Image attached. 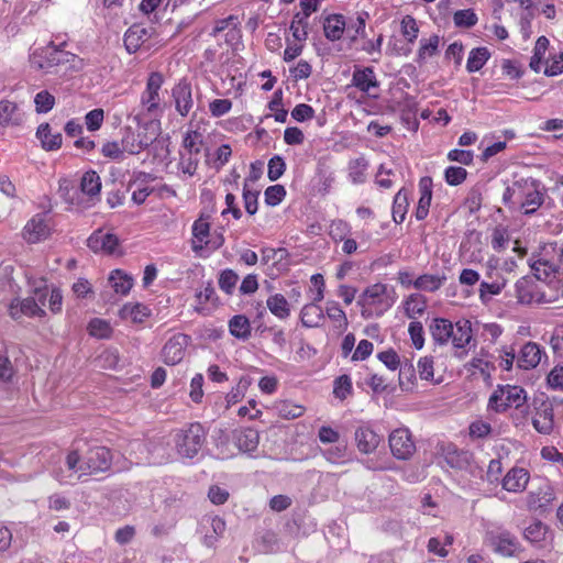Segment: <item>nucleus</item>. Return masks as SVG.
Instances as JSON below:
<instances>
[{"label":"nucleus","instance_id":"obj_1","mask_svg":"<svg viewBox=\"0 0 563 563\" xmlns=\"http://www.w3.org/2000/svg\"><path fill=\"white\" fill-rule=\"evenodd\" d=\"M66 42L56 45L49 42L44 47L36 48L30 56L31 67L46 74L57 71L63 67L65 71H80L85 63L78 55L64 49Z\"/></svg>","mask_w":563,"mask_h":563},{"label":"nucleus","instance_id":"obj_2","mask_svg":"<svg viewBox=\"0 0 563 563\" xmlns=\"http://www.w3.org/2000/svg\"><path fill=\"white\" fill-rule=\"evenodd\" d=\"M430 335L438 345L452 343L454 349H465L473 339L472 323L461 319L453 323L445 318H434L429 325Z\"/></svg>","mask_w":563,"mask_h":563},{"label":"nucleus","instance_id":"obj_3","mask_svg":"<svg viewBox=\"0 0 563 563\" xmlns=\"http://www.w3.org/2000/svg\"><path fill=\"white\" fill-rule=\"evenodd\" d=\"M528 394L519 385L498 384L488 397L487 411L503 415L511 409L526 412Z\"/></svg>","mask_w":563,"mask_h":563},{"label":"nucleus","instance_id":"obj_4","mask_svg":"<svg viewBox=\"0 0 563 563\" xmlns=\"http://www.w3.org/2000/svg\"><path fill=\"white\" fill-rule=\"evenodd\" d=\"M357 303L363 317H382L394 306L395 291L386 284L375 283L363 290Z\"/></svg>","mask_w":563,"mask_h":563},{"label":"nucleus","instance_id":"obj_5","mask_svg":"<svg viewBox=\"0 0 563 563\" xmlns=\"http://www.w3.org/2000/svg\"><path fill=\"white\" fill-rule=\"evenodd\" d=\"M173 441L181 459H194L206 444L207 430L198 421L189 422L173 431Z\"/></svg>","mask_w":563,"mask_h":563},{"label":"nucleus","instance_id":"obj_6","mask_svg":"<svg viewBox=\"0 0 563 563\" xmlns=\"http://www.w3.org/2000/svg\"><path fill=\"white\" fill-rule=\"evenodd\" d=\"M164 84V77L158 71H153L148 75L145 89L141 93L139 111L136 119L142 120H158L164 113L163 99L161 97V89Z\"/></svg>","mask_w":563,"mask_h":563},{"label":"nucleus","instance_id":"obj_7","mask_svg":"<svg viewBox=\"0 0 563 563\" xmlns=\"http://www.w3.org/2000/svg\"><path fill=\"white\" fill-rule=\"evenodd\" d=\"M516 298L521 305H545L559 300L560 295L553 291L549 285H544L538 279L522 277L517 280Z\"/></svg>","mask_w":563,"mask_h":563},{"label":"nucleus","instance_id":"obj_8","mask_svg":"<svg viewBox=\"0 0 563 563\" xmlns=\"http://www.w3.org/2000/svg\"><path fill=\"white\" fill-rule=\"evenodd\" d=\"M101 179L95 170L86 172L80 179V192L65 196V201L78 211L91 208L100 199Z\"/></svg>","mask_w":563,"mask_h":563},{"label":"nucleus","instance_id":"obj_9","mask_svg":"<svg viewBox=\"0 0 563 563\" xmlns=\"http://www.w3.org/2000/svg\"><path fill=\"white\" fill-rule=\"evenodd\" d=\"M485 541L496 554L504 558L516 556L522 550L517 537L503 528L487 530Z\"/></svg>","mask_w":563,"mask_h":563},{"label":"nucleus","instance_id":"obj_10","mask_svg":"<svg viewBox=\"0 0 563 563\" xmlns=\"http://www.w3.org/2000/svg\"><path fill=\"white\" fill-rule=\"evenodd\" d=\"M211 234V221L210 216L201 212L199 217L194 221L191 227V250L195 253L201 252L203 249L211 246L217 250L224 243L222 235L214 241L210 240Z\"/></svg>","mask_w":563,"mask_h":563},{"label":"nucleus","instance_id":"obj_11","mask_svg":"<svg viewBox=\"0 0 563 563\" xmlns=\"http://www.w3.org/2000/svg\"><path fill=\"white\" fill-rule=\"evenodd\" d=\"M53 232V220L48 212L34 214L22 229V238L29 244L47 240Z\"/></svg>","mask_w":563,"mask_h":563},{"label":"nucleus","instance_id":"obj_12","mask_svg":"<svg viewBox=\"0 0 563 563\" xmlns=\"http://www.w3.org/2000/svg\"><path fill=\"white\" fill-rule=\"evenodd\" d=\"M111 450L103 445L90 448L82 457L79 470H85L86 475L106 473L112 465Z\"/></svg>","mask_w":563,"mask_h":563},{"label":"nucleus","instance_id":"obj_13","mask_svg":"<svg viewBox=\"0 0 563 563\" xmlns=\"http://www.w3.org/2000/svg\"><path fill=\"white\" fill-rule=\"evenodd\" d=\"M391 454L397 460H409L416 452V442L406 427L393 430L388 437Z\"/></svg>","mask_w":563,"mask_h":563},{"label":"nucleus","instance_id":"obj_14","mask_svg":"<svg viewBox=\"0 0 563 563\" xmlns=\"http://www.w3.org/2000/svg\"><path fill=\"white\" fill-rule=\"evenodd\" d=\"M555 499L556 494L553 486L550 483H545L527 494L526 506L529 511L542 515L551 509Z\"/></svg>","mask_w":563,"mask_h":563},{"label":"nucleus","instance_id":"obj_15","mask_svg":"<svg viewBox=\"0 0 563 563\" xmlns=\"http://www.w3.org/2000/svg\"><path fill=\"white\" fill-rule=\"evenodd\" d=\"M8 313L9 316L18 321L22 317L27 318H45L46 311L41 307L36 296L26 297V298H13L8 305Z\"/></svg>","mask_w":563,"mask_h":563},{"label":"nucleus","instance_id":"obj_16","mask_svg":"<svg viewBox=\"0 0 563 563\" xmlns=\"http://www.w3.org/2000/svg\"><path fill=\"white\" fill-rule=\"evenodd\" d=\"M189 342V335L184 333L174 334L162 349L163 362L170 366L179 364L186 355V349Z\"/></svg>","mask_w":563,"mask_h":563},{"label":"nucleus","instance_id":"obj_17","mask_svg":"<svg viewBox=\"0 0 563 563\" xmlns=\"http://www.w3.org/2000/svg\"><path fill=\"white\" fill-rule=\"evenodd\" d=\"M87 246L93 253L112 255L119 249L120 241L115 234L107 232L102 229H98L93 231L91 235L88 238Z\"/></svg>","mask_w":563,"mask_h":563},{"label":"nucleus","instance_id":"obj_18","mask_svg":"<svg viewBox=\"0 0 563 563\" xmlns=\"http://www.w3.org/2000/svg\"><path fill=\"white\" fill-rule=\"evenodd\" d=\"M532 426L541 434H551L554 429V409L549 400H542L534 405Z\"/></svg>","mask_w":563,"mask_h":563},{"label":"nucleus","instance_id":"obj_19","mask_svg":"<svg viewBox=\"0 0 563 563\" xmlns=\"http://www.w3.org/2000/svg\"><path fill=\"white\" fill-rule=\"evenodd\" d=\"M195 311L200 314H209L218 302V296L211 280L201 283L195 294Z\"/></svg>","mask_w":563,"mask_h":563},{"label":"nucleus","instance_id":"obj_20","mask_svg":"<svg viewBox=\"0 0 563 563\" xmlns=\"http://www.w3.org/2000/svg\"><path fill=\"white\" fill-rule=\"evenodd\" d=\"M172 96L175 101V109L181 117H187L192 107H194V100H192V91L191 86L186 80H180L178 84H176L172 90Z\"/></svg>","mask_w":563,"mask_h":563},{"label":"nucleus","instance_id":"obj_21","mask_svg":"<svg viewBox=\"0 0 563 563\" xmlns=\"http://www.w3.org/2000/svg\"><path fill=\"white\" fill-rule=\"evenodd\" d=\"M346 26L345 15L342 13H330L323 19V35L330 42H339L343 38Z\"/></svg>","mask_w":563,"mask_h":563},{"label":"nucleus","instance_id":"obj_22","mask_svg":"<svg viewBox=\"0 0 563 563\" xmlns=\"http://www.w3.org/2000/svg\"><path fill=\"white\" fill-rule=\"evenodd\" d=\"M357 450L363 454L373 453L382 442V437L369 426H360L354 433Z\"/></svg>","mask_w":563,"mask_h":563},{"label":"nucleus","instance_id":"obj_23","mask_svg":"<svg viewBox=\"0 0 563 563\" xmlns=\"http://www.w3.org/2000/svg\"><path fill=\"white\" fill-rule=\"evenodd\" d=\"M544 354L541 346L536 342H527L520 349L517 356V365L521 369H532L536 368Z\"/></svg>","mask_w":563,"mask_h":563},{"label":"nucleus","instance_id":"obj_24","mask_svg":"<svg viewBox=\"0 0 563 563\" xmlns=\"http://www.w3.org/2000/svg\"><path fill=\"white\" fill-rule=\"evenodd\" d=\"M152 314L151 309L141 302H126L119 310V317L135 324L144 323Z\"/></svg>","mask_w":563,"mask_h":563},{"label":"nucleus","instance_id":"obj_25","mask_svg":"<svg viewBox=\"0 0 563 563\" xmlns=\"http://www.w3.org/2000/svg\"><path fill=\"white\" fill-rule=\"evenodd\" d=\"M530 267L536 278L544 285H549L560 273V269H563L562 266L547 258L533 261Z\"/></svg>","mask_w":563,"mask_h":563},{"label":"nucleus","instance_id":"obj_26","mask_svg":"<svg viewBox=\"0 0 563 563\" xmlns=\"http://www.w3.org/2000/svg\"><path fill=\"white\" fill-rule=\"evenodd\" d=\"M33 295L36 296L42 308L45 305L46 299L48 298L49 311L54 314L62 312L63 295L59 288L54 287L49 289L47 286L37 287L33 290Z\"/></svg>","mask_w":563,"mask_h":563},{"label":"nucleus","instance_id":"obj_27","mask_svg":"<svg viewBox=\"0 0 563 563\" xmlns=\"http://www.w3.org/2000/svg\"><path fill=\"white\" fill-rule=\"evenodd\" d=\"M233 440L241 452H254L260 443V433L253 428H241L233 432Z\"/></svg>","mask_w":563,"mask_h":563},{"label":"nucleus","instance_id":"obj_28","mask_svg":"<svg viewBox=\"0 0 563 563\" xmlns=\"http://www.w3.org/2000/svg\"><path fill=\"white\" fill-rule=\"evenodd\" d=\"M530 479V474L522 467H514L507 472L503 479V488L507 492H523Z\"/></svg>","mask_w":563,"mask_h":563},{"label":"nucleus","instance_id":"obj_29","mask_svg":"<svg viewBox=\"0 0 563 563\" xmlns=\"http://www.w3.org/2000/svg\"><path fill=\"white\" fill-rule=\"evenodd\" d=\"M151 37V32L141 24H133L124 34V45L128 52L135 53Z\"/></svg>","mask_w":563,"mask_h":563},{"label":"nucleus","instance_id":"obj_30","mask_svg":"<svg viewBox=\"0 0 563 563\" xmlns=\"http://www.w3.org/2000/svg\"><path fill=\"white\" fill-rule=\"evenodd\" d=\"M23 121V114L19 106L11 100L4 99L0 101V125L18 126Z\"/></svg>","mask_w":563,"mask_h":563},{"label":"nucleus","instance_id":"obj_31","mask_svg":"<svg viewBox=\"0 0 563 563\" xmlns=\"http://www.w3.org/2000/svg\"><path fill=\"white\" fill-rule=\"evenodd\" d=\"M320 301H314V298H312V301L309 303H306L301 310H300V322L306 328H317L319 327L323 319H324V312L322 308L318 305Z\"/></svg>","mask_w":563,"mask_h":563},{"label":"nucleus","instance_id":"obj_32","mask_svg":"<svg viewBox=\"0 0 563 563\" xmlns=\"http://www.w3.org/2000/svg\"><path fill=\"white\" fill-rule=\"evenodd\" d=\"M36 137L45 151H57L62 147L63 136L59 132L53 133L48 123H42L36 130Z\"/></svg>","mask_w":563,"mask_h":563},{"label":"nucleus","instance_id":"obj_33","mask_svg":"<svg viewBox=\"0 0 563 563\" xmlns=\"http://www.w3.org/2000/svg\"><path fill=\"white\" fill-rule=\"evenodd\" d=\"M276 415L286 420H292L303 416L306 407L301 404H297L290 399L277 400L273 406Z\"/></svg>","mask_w":563,"mask_h":563},{"label":"nucleus","instance_id":"obj_34","mask_svg":"<svg viewBox=\"0 0 563 563\" xmlns=\"http://www.w3.org/2000/svg\"><path fill=\"white\" fill-rule=\"evenodd\" d=\"M153 140L154 137L152 136H147L142 133L131 132L122 139V147L124 152L134 155L141 153L143 150L148 147L152 144Z\"/></svg>","mask_w":563,"mask_h":563},{"label":"nucleus","instance_id":"obj_35","mask_svg":"<svg viewBox=\"0 0 563 563\" xmlns=\"http://www.w3.org/2000/svg\"><path fill=\"white\" fill-rule=\"evenodd\" d=\"M324 313L332 321L334 329H336L339 333H343L347 330L349 320L346 313L338 301H327Z\"/></svg>","mask_w":563,"mask_h":563},{"label":"nucleus","instance_id":"obj_36","mask_svg":"<svg viewBox=\"0 0 563 563\" xmlns=\"http://www.w3.org/2000/svg\"><path fill=\"white\" fill-rule=\"evenodd\" d=\"M549 536V527L540 520L530 523L523 532V537L530 543L543 548Z\"/></svg>","mask_w":563,"mask_h":563},{"label":"nucleus","instance_id":"obj_37","mask_svg":"<svg viewBox=\"0 0 563 563\" xmlns=\"http://www.w3.org/2000/svg\"><path fill=\"white\" fill-rule=\"evenodd\" d=\"M352 84L363 92H368L371 88L378 87L375 73L371 67L355 69L352 76Z\"/></svg>","mask_w":563,"mask_h":563},{"label":"nucleus","instance_id":"obj_38","mask_svg":"<svg viewBox=\"0 0 563 563\" xmlns=\"http://www.w3.org/2000/svg\"><path fill=\"white\" fill-rule=\"evenodd\" d=\"M205 145V136L203 133L198 129L189 128L183 137L181 147L183 152L200 155L202 147Z\"/></svg>","mask_w":563,"mask_h":563},{"label":"nucleus","instance_id":"obj_39","mask_svg":"<svg viewBox=\"0 0 563 563\" xmlns=\"http://www.w3.org/2000/svg\"><path fill=\"white\" fill-rule=\"evenodd\" d=\"M266 306L271 313L279 320L287 319L291 313L289 301L283 294L271 295L266 300Z\"/></svg>","mask_w":563,"mask_h":563},{"label":"nucleus","instance_id":"obj_40","mask_svg":"<svg viewBox=\"0 0 563 563\" xmlns=\"http://www.w3.org/2000/svg\"><path fill=\"white\" fill-rule=\"evenodd\" d=\"M109 283L114 292L126 296L133 287V278L122 269H113L109 275Z\"/></svg>","mask_w":563,"mask_h":563},{"label":"nucleus","instance_id":"obj_41","mask_svg":"<svg viewBox=\"0 0 563 563\" xmlns=\"http://www.w3.org/2000/svg\"><path fill=\"white\" fill-rule=\"evenodd\" d=\"M229 332L239 340H247L252 333L250 320L244 314H235L229 320Z\"/></svg>","mask_w":563,"mask_h":563},{"label":"nucleus","instance_id":"obj_42","mask_svg":"<svg viewBox=\"0 0 563 563\" xmlns=\"http://www.w3.org/2000/svg\"><path fill=\"white\" fill-rule=\"evenodd\" d=\"M446 282V276L443 275H433V274H422L417 277L413 282V287L417 290L435 292L438 291Z\"/></svg>","mask_w":563,"mask_h":563},{"label":"nucleus","instance_id":"obj_43","mask_svg":"<svg viewBox=\"0 0 563 563\" xmlns=\"http://www.w3.org/2000/svg\"><path fill=\"white\" fill-rule=\"evenodd\" d=\"M427 309V299L421 294H411L404 301L405 314L409 319H416L423 314Z\"/></svg>","mask_w":563,"mask_h":563},{"label":"nucleus","instance_id":"obj_44","mask_svg":"<svg viewBox=\"0 0 563 563\" xmlns=\"http://www.w3.org/2000/svg\"><path fill=\"white\" fill-rule=\"evenodd\" d=\"M439 44L440 37L437 34H433L428 38H421L416 62L421 65L427 60V58L434 56L438 53Z\"/></svg>","mask_w":563,"mask_h":563},{"label":"nucleus","instance_id":"obj_45","mask_svg":"<svg viewBox=\"0 0 563 563\" xmlns=\"http://www.w3.org/2000/svg\"><path fill=\"white\" fill-rule=\"evenodd\" d=\"M409 207V197L406 189H400L394 197L391 214L396 223H402Z\"/></svg>","mask_w":563,"mask_h":563},{"label":"nucleus","instance_id":"obj_46","mask_svg":"<svg viewBox=\"0 0 563 563\" xmlns=\"http://www.w3.org/2000/svg\"><path fill=\"white\" fill-rule=\"evenodd\" d=\"M490 57V53L487 47L473 48L466 62V69L468 73H475L481 70Z\"/></svg>","mask_w":563,"mask_h":563},{"label":"nucleus","instance_id":"obj_47","mask_svg":"<svg viewBox=\"0 0 563 563\" xmlns=\"http://www.w3.org/2000/svg\"><path fill=\"white\" fill-rule=\"evenodd\" d=\"M467 371L471 375H479L485 382H489L492 378V373L495 369V366L489 361H486L482 357H473L466 364Z\"/></svg>","mask_w":563,"mask_h":563},{"label":"nucleus","instance_id":"obj_48","mask_svg":"<svg viewBox=\"0 0 563 563\" xmlns=\"http://www.w3.org/2000/svg\"><path fill=\"white\" fill-rule=\"evenodd\" d=\"M369 19V13L367 11H358L356 12V16L354 20H351L346 26V30L350 35V41L355 42L357 37L365 36L366 23Z\"/></svg>","mask_w":563,"mask_h":563},{"label":"nucleus","instance_id":"obj_49","mask_svg":"<svg viewBox=\"0 0 563 563\" xmlns=\"http://www.w3.org/2000/svg\"><path fill=\"white\" fill-rule=\"evenodd\" d=\"M507 285L505 278L496 279L494 282H482L478 289V297L483 303L488 302L493 296L499 295Z\"/></svg>","mask_w":563,"mask_h":563},{"label":"nucleus","instance_id":"obj_50","mask_svg":"<svg viewBox=\"0 0 563 563\" xmlns=\"http://www.w3.org/2000/svg\"><path fill=\"white\" fill-rule=\"evenodd\" d=\"M199 162V155L180 151L177 168L181 174L192 177L198 170Z\"/></svg>","mask_w":563,"mask_h":563},{"label":"nucleus","instance_id":"obj_51","mask_svg":"<svg viewBox=\"0 0 563 563\" xmlns=\"http://www.w3.org/2000/svg\"><path fill=\"white\" fill-rule=\"evenodd\" d=\"M550 41L545 36L538 37L534 48L533 55L530 59L529 66L534 73H540L541 65L544 59L545 53L549 48Z\"/></svg>","mask_w":563,"mask_h":563},{"label":"nucleus","instance_id":"obj_52","mask_svg":"<svg viewBox=\"0 0 563 563\" xmlns=\"http://www.w3.org/2000/svg\"><path fill=\"white\" fill-rule=\"evenodd\" d=\"M333 396L340 401L346 400L353 394V384L349 375L343 374L333 380Z\"/></svg>","mask_w":563,"mask_h":563},{"label":"nucleus","instance_id":"obj_53","mask_svg":"<svg viewBox=\"0 0 563 563\" xmlns=\"http://www.w3.org/2000/svg\"><path fill=\"white\" fill-rule=\"evenodd\" d=\"M87 331L89 335L97 339H110L113 332L109 321L100 318H93L89 321Z\"/></svg>","mask_w":563,"mask_h":563},{"label":"nucleus","instance_id":"obj_54","mask_svg":"<svg viewBox=\"0 0 563 563\" xmlns=\"http://www.w3.org/2000/svg\"><path fill=\"white\" fill-rule=\"evenodd\" d=\"M307 16L295 13L289 26L292 37L298 42H305L308 38V22Z\"/></svg>","mask_w":563,"mask_h":563},{"label":"nucleus","instance_id":"obj_55","mask_svg":"<svg viewBox=\"0 0 563 563\" xmlns=\"http://www.w3.org/2000/svg\"><path fill=\"white\" fill-rule=\"evenodd\" d=\"M368 162L364 157H357L349 163V177L354 184H362L366 179Z\"/></svg>","mask_w":563,"mask_h":563},{"label":"nucleus","instance_id":"obj_56","mask_svg":"<svg viewBox=\"0 0 563 563\" xmlns=\"http://www.w3.org/2000/svg\"><path fill=\"white\" fill-rule=\"evenodd\" d=\"M510 241L509 230L505 225H497L493 229L490 244L494 251L501 252L507 249Z\"/></svg>","mask_w":563,"mask_h":563},{"label":"nucleus","instance_id":"obj_57","mask_svg":"<svg viewBox=\"0 0 563 563\" xmlns=\"http://www.w3.org/2000/svg\"><path fill=\"white\" fill-rule=\"evenodd\" d=\"M400 32L409 44H413L416 42L419 35V26L412 15L407 14L401 19Z\"/></svg>","mask_w":563,"mask_h":563},{"label":"nucleus","instance_id":"obj_58","mask_svg":"<svg viewBox=\"0 0 563 563\" xmlns=\"http://www.w3.org/2000/svg\"><path fill=\"white\" fill-rule=\"evenodd\" d=\"M543 195L534 189L527 192L523 201L521 202V209L525 214L534 213L543 203Z\"/></svg>","mask_w":563,"mask_h":563},{"label":"nucleus","instance_id":"obj_59","mask_svg":"<svg viewBox=\"0 0 563 563\" xmlns=\"http://www.w3.org/2000/svg\"><path fill=\"white\" fill-rule=\"evenodd\" d=\"M350 233L351 227L346 221L342 219H335L331 221L329 225V235L333 242L338 243L341 240H344L350 235Z\"/></svg>","mask_w":563,"mask_h":563},{"label":"nucleus","instance_id":"obj_60","mask_svg":"<svg viewBox=\"0 0 563 563\" xmlns=\"http://www.w3.org/2000/svg\"><path fill=\"white\" fill-rule=\"evenodd\" d=\"M399 369V385L402 389H409L416 384V371L411 362L401 363Z\"/></svg>","mask_w":563,"mask_h":563},{"label":"nucleus","instance_id":"obj_61","mask_svg":"<svg viewBox=\"0 0 563 563\" xmlns=\"http://www.w3.org/2000/svg\"><path fill=\"white\" fill-rule=\"evenodd\" d=\"M239 280V275L231 268L223 269L218 279L219 287L227 295H231Z\"/></svg>","mask_w":563,"mask_h":563},{"label":"nucleus","instance_id":"obj_62","mask_svg":"<svg viewBox=\"0 0 563 563\" xmlns=\"http://www.w3.org/2000/svg\"><path fill=\"white\" fill-rule=\"evenodd\" d=\"M242 197H243L245 211L250 216H254L258 210L260 191L250 189L247 186V183L245 181L243 185Z\"/></svg>","mask_w":563,"mask_h":563},{"label":"nucleus","instance_id":"obj_63","mask_svg":"<svg viewBox=\"0 0 563 563\" xmlns=\"http://www.w3.org/2000/svg\"><path fill=\"white\" fill-rule=\"evenodd\" d=\"M34 104L37 113H47L55 106V97L48 90H42L35 95Z\"/></svg>","mask_w":563,"mask_h":563},{"label":"nucleus","instance_id":"obj_64","mask_svg":"<svg viewBox=\"0 0 563 563\" xmlns=\"http://www.w3.org/2000/svg\"><path fill=\"white\" fill-rule=\"evenodd\" d=\"M286 197V189L283 185L268 186L264 191V201L267 206H278Z\"/></svg>","mask_w":563,"mask_h":563}]
</instances>
